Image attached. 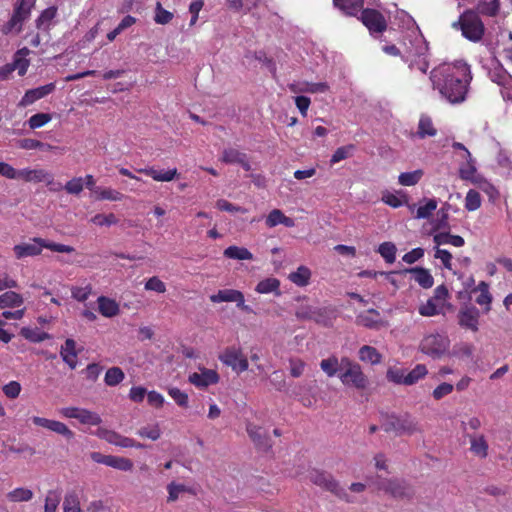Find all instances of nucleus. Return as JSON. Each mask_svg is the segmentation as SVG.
<instances>
[{
    "label": "nucleus",
    "instance_id": "1",
    "mask_svg": "<svg viewBox=\"0 0 512 512\" xmlns=\"http://www.w3.org/2000/svg\"><path fill=\"white\" fill-rule=\"evenodd\" d=\"M433 88L450 103H461L465 100L468 84L471 79L469 66L458 62L444 63L430 73Z\"/></svg>",
    "mask_w": 512,
    "mask_h": 512
},
{
    "label": "nucleus",
    "instance_id": "2",
    "mask_svg": "<svg viewBox=\"0 0 512 512\" xmlns=\"http://www.w3.org/2000/svg\"><path fill=\"white\" fill-rule=\"evenodd\" d=\"M44 248L58 253H72L75 251L72 246L54 243L41 237H34L30 242L15 245L13 247V253L15 258L20 260L26 257L38 256L42 253Z\"/></svg>",
    "mask_w": 512,
    "mask_h": 512
},
{
    "label": "nucleus",
    "instance_id": "3",
    "mask_svg": "<svg viewBox=\"0 0 512 512\" xmlns=\"http://www.w3.org/2000/svg\"><path fill=\"white\" fill-rule=\"evenodd\" d=\"M338 378L344 386L357 390H365L369 386V379L360 364L346 356L341 358V369Z\"/></svg>",
    "mask_w": 512,
    "mask_h": 512
},
{
    "label": "nucleus",
    "instance_id": "4",
    "mask_svg": "<svg viewBox=\"0 0 512 512\" xmlns=\"http://www.w3.org/2000/svg\"><path fill=\"white\" fill-rule=\"evenodd\" d=\"M452 27L461 30L464 38L475 43L481 41L485 33L483 21L477 12L470 9L465 10Z\"/></svg>",
    "mask_w": 512,
    "mask_h": 512
},
{
    "label": "nucleus",
    "instance_id": "5",
    "mask_svg": "<svg viewBox=\"0 0 512 512\" xmlns=\"http://www.w3.org/2000/svg\"><path fill=\"white\" fill-rule=\"evenodd\" d=\"M35 5L36 0H17L13 4V11L9 20L1 28L2 33L5 35L12 32L21 33L23 25L31 17Z\"/></svg>",
    "mask_w": 512,
    "mask_h": 512
},
{
    "label": "nucleus",
    "instance_id": "6",
    "mask_svg": "<svg viewBox=\"0 0 512 512\" xmlns=\"http://www.w3.org/2000/svg\"><path fill=\"white\" fill-rule=\"evenodd\" d=\"M382 428L387 433L395 432L397 435H412L420 430L417 420L408 413L387 415Z\"/></svg>",
    "mask_w": 512,
    "mask_h": 512
},
{
    "label": "nucleus",
    "instance_id": "7",
    "mask_svg": "<svg viewBox=\"0 0 512 512\" xmlns=\"http://www.w3.org/2000/svg\"><path fill=\"white\" fill-rule=\"evenodd\" d=\"M449 343V339L444 335L429 334L421 340L419 349L422 353L437 359L446 353Z\"/></svg>",
    "mask_w": 512,
    "mask_h": 512
},
{
    "label": "nucleus",
    "instance_id": "8",
    "mask_svg": "<svg viewBox=\"0 0 512 512\" xmlns=\"http://www.w3.org/2000/svg\"><path fill=\"white\" fill-rule=\"evenodd\" d=\"M358 19L368 29L370 34H381L387 29V21L384 15L372 8H366L360 11Z\"/></svg>",
    "mask_w": 512,
    "mask_h": 512
},
{
    "label": "nucleus",
    "instance_id": "9",
    "mask_svg": "<svg viewBox=\"0 0 512 512\" xmlns=\"http://www.w3.org/2000/svg\"><path fill=\"white\" fill-rule=\"evenodd\" d=\"M377 488L396 499H410L414 494L413 489L399 479H383L378 483Z\"/></svg>",
    "mask_w": 512,
    "mask_h": 512
},
{
    "label": "nucleus",
    "instance_id": "10",
    "mask_svg": "<svg viewBox=\"0 0 512 512\" xmlns=\"http://www.w3.org/2000/svg\"><path fill=\"white\" fill-rule=\"evenodd\" d=\"M219 360L237 373H242L248 369V360L239 347H227L220 354Z\"/></svg>",
    "mask_w": 512,
    "mask_h": 512
},
{
    "label": "nucleus",
    "instance_id": "11",
    "mask_svg": "<svg viewBox=\"0 0 512 512\" xmlns=\"http://www.w3.org/2000/svg\"><path fill=\"white\" fill-rule=\"evenodd\" d=\"M59 412L63 417L77 419L84 425L97 426L102 422V418L98 413L85 408L70 406L60 409Z\"/></svg>",
    "mask_w": 512,
    "mask_h": 512
},
{
    "label": "nucleus",
    "instance_id": "12",
    "mask_svg": "<svg viewBox=\"0 0 512 512\" xmlns=\"http://www.w3.org/2000/svg\"><path fill=\"white\" fill-rule=\"evenodd\" d=\"M308 478L313 484L339 497L344 493L343 489L339 486V483L334 479V477L325 471L312 469L309 471Z\"/></svg>",
    "mask_w": 512,
    "mask_h": 512
},
{
    "label": "nucleus",
    "instance_id": "13",
    "mask_svg": "<svg viewBox=\"0 0 512 512\" xmlns=\"http://www.w3.org/2000/svg\"><path fill=\"white\" fill-rule=\"evenodd\" d=\"M213 303L236 302L237 307L246 313H254L252 308L245 304L244 295L241 291L235 289L219 290L216 294L210 296Z\"/></svg>",
    "mask_w": 512,
    "mask_h": 512
},
{
    "label": "nucleus",
    "instance_id": "14",
    "mask_svg": "<svg viewBox=\"0 0 512 512\" xmlns=\"http://www.w3.org/2000/svg\"><path fill=\"white\" fill-rule=\"evenodd\" d=\"M458 324L467 330L477 332L479 330L480 311L473 305H465L458 312Z\"/></svg>",
    "mask_w": 512,
    "mask_h": 512
},
{
    "label": "nucleus",
    "instance_id": "15",
    "mask_svg": "<svg viewBox=\"0 0 512 512\" xmlns=\"http://www.w3.org/2000/svg\"><path fill=\"white\" fill-rule=\"evenodd\" d=\"M246 431L258 450L267 452L272 448L271 439L263 427L249 422L246 425Z\"/></svg>",
    "mask_w": 512,
    "mask_h": 512
},
{
    "label": "nucleus",
    "instance_id": "16",
    "mask_svg": "<svg viewBox=\"0 0 512 512\" xmlns=\"http://www.w3.org/2000/svg\"><path fill=\"white\" fill-rule=\"evenodd\" d=\"M16 179H21L25 182L33 183L45 182L46 185H51L54 183L53 175L44 169L25 168L16 170Z\"/></svg>",
    "mask_w": 512,
    "mask_h": 512
},
{
    "label": "nucleus",
    "instance_id": "17",
    "mask_svg": "<svg viewBox=\"0 0 512 512\" xmlns=\"http://www.w3.org/2000/svg\"><path fill=\"white\" fill-rule=\"evenodd\" d=\"M55 83H48L46 85L29 89L25 92L24 96L21 98L18 106L27 107L33 104L35 101L42 99L52 93L55 90Z\"/></svg>",
    "mask_w": 512,
    "mask_h": 512
},
{
    "label": "nucleus",
    "instance_id": "18",
    "mask_svg": "<svg viewBox=\"0 0 512 512\" xmlns=\"http://www.w3.org/2000/svg\"><path fill=\"white\" fill-rule=\"evenodd\" d=\"M219 381V375L215 370L203 369L200 373L194 372L189 376V382L198 388H205L216 384Z\"/></svg>",
    "mask_w": 512,
    "mask_h": 512
},
{
    "label": "nucleus",
    "instance_id": "19",
    "mask_svg": "<svg viewBox=\"0 0 512 512\" xmlns=\"http://www.w3.org/2000/svg\"><path fill=\"white\" fill-rule=\"evenodd\" d=\"M60 356L71 369L76 368L78 353L76 351V342L73 339L68 338L65 340L61 346Z\"/></svg>",
    "mask_w": 512,
    "mask_h": 512
},
{
    "label": "nucleus",
    "instance_id": "20",
    "mask_svg": "<svg viewBox=\"0 0 512 512\" xmlns=\"http://www.w3.org/2000/svg\"><path fill=\"white\" fill-rule=\"evenodd\" d=\"M136 172L151 177L155 181L169 182L172 181L177 175V169H169L167 171H159L154 167H145L135 169Z\"/></svg>",
    "mask_w": 512,
    "mask_h": 512
},
{
    "label": "nucleus",
    "instance_id": "21",
    "mask_svg": "<svg viewBox=\"0 0 512 512\" xmlns=\"http://www.w3.org/2000/svg\"><path fill=\"white\" fill-rule=\"evenodd\" d=\"M403 273L414 275V280L424 289H429L434 284V278L430 271L423 267L406 268Z\"/></svg>",
    "mask_w": 512,
    "mask_h": 512
},
{
    "label": "nucleus",
    "instance_id": "22",
    "mask_svg": "<svg viewBox=\"0 0 512 512\" xmlns=\"http://www.w3.org/2000/svg\"><path fill=\"white\" fill-rule=\"evenodd\" d=\"M470 442V451L475 456L485 459L488 456V442L483 434L480 435H470L468 434Z\"/></svg>",
    "mask_w": 512,
    "mask_h": 512
},
{
    "label": "nucleus",
    "instance_id": "23",
    "mask_svg": "<svg viewBox=\"0 0 512 512\" xmlns=\"http://www.w3.org/2000/svg\"><path fill=\"white\" fill-rule=\"evenodd\" d=\"M333 4L346 16L356 17L363 8L364 0H333Z\"/></svg>",
    "mask_w": 512,
    "mask_h": 512
},
{
    "label": "nucleus",
    "instance_id": "24",
    "mask_svg": "<svg viewBox=\"0 0 512 512\" xmlns=\"http://www.w3.org/2000/svg\"><path fill=\"white\" fill-rule=\"evenodd\" d=\"M464 159L466 162L459 167V177L462 180L470 181L471 183L475 184L476 180H478V178H481L482 175L477 174L475 161L472 155L470 156V158Z\"/></svg>",
    "mask_w": 512,
    "mask_h": 512
},
{
    "label": "nucleus",
    "instance_id": "25",
    "mask_svg": "<svg viewBox=\"0 0 512 512\" xmlns=\"http://www.w3.org/2000/svg\"><path fill=\"white\" fill-rule=\"evenodd\" d=\"M255 291L259 294L273 293L275 296H280V281L275 277L265 278L256 285Z\"/></svg>",
    "mask_w": 512,
    "mask_h": 512
},
{
    "label": "nucleus",
    "instance_id": "26",
    "mask_svg": "<svg viewBox=\"0 0 512 512\" xmlns=\"http://www.w3.org/2000/svg\"><path fill=\"white\" fill-rule=\"evenodd\" d=\"M97 302H98L99 312L104 317H108V318L114 317L120 311L118 303L115 300L110 299L108 297L100 296L97 299Z\"/></svg>",
    "mask_w": 512,
    "mask_h": 512
},
{
    "label": "nucleus",
    "instance_id": "27",
    "mask_svg": "<svg viewBox=\"0 0 512 512\" xmlns=\"http://www.w3.org/2000/svg\"><path fill=\"white\" fill-rule=\"evenodd\" d=\"M24 304L21 294L14 291H7L0 295V309L20 308Z\"/></svg>",
    "mask_w": 512,
    "mask_h": 512
},
{
    "label": "nucleus",
    "instance_id": "28",
    "mask_svg": "<svg viewBox=\"0 0 512 512\" xmlns=\"http://www.w3.org/2000/svg\"><path fill=\"white\" fill-rule=\"evenodd\" d=\"M472 293H479L475 301L480 306H486L485 310L488 312L491 309L492 295L489 292L488 283L481 281Z\"/></svg>",
    "mask_w": 512,
    "mask_h": 512
},
{
    "label": "nucleus",
    "instance_id": "29",
    "mask_svg": "<svg viewBox=\"0 0 512 512\" xmlns=\"http://www.w3.org/2000/svg\"><path fill=\"white\" fill-rule=\"evenodd\" d=\"M433 242L437 247L445 244H450L455 247H462L465 244V240L460 235H452L449 232L437 233L433 236Z\"/></svg>",
    "mask_w": 512,
    "mask_h": 512
},
{
    "label": "nucleus",
    "instance_id": "30",
    "mask_svg": "<svg viewBox=\"0 0 512 512\" xmlns=\"http://www.w3.org/2000/svg\"><path fill=\"white\" fill-rule=\"evenodd\" d=\"M378 317L379 312L377 310L369 309L356 317V323L365 328L374 329L377 328L380 323Z\"/></svg>",
    "mask_w": 512,
    "mask_h": 512
},
{
    "label": "nucleus",
    "instance_id": "31",
    "mask_svg": "<svg viewBox=\"0 0 512 512\" xmlns=\"http://www.w3.org/2000/svg\"><path fill=\"white\" fill-rule=\"evenodd\" d=\"M320 368L328 377L338 376L341 369V359H338L335 355L322 359Z\"/></svg>",
    "mask_w": 512,
    "mask_h": 512
},
{
    "label": "nucleus",
    "instance_id": "32",
    "mask_svg": "<svg viewBox=\"0 0 512 512\" xmlns=\"http://www.w3.org/2000/svg\"><path fill=\"white\" fill-rule=\"evenodd\" d=\"M358 356L362 362H367L371 365H377L382 361V355L376 348L369 345L362 346L359 349Z\"/></svg>",
    "mask_w": 512,
    "mask_h": 512
},
{
    "label": "nucleus",
    "instance_id": "33",
    "mask_svg": "<svg viewBox=\"0 0 512 512\" xmlns=\"http://www.w3.org/2000/svg\"><path fill=\"white\" fill-rule=\"evenodd\" d=\"M311 278V271L306 266H299L296 271L289 274V280L299 287H304L309 284Z\"/></svg>",
    "mask_w": 512,
    "mask_h": 512
},
{
    "label": "nucleus",
    "instance_id": "34",
    "mask_svg": "<svg viewBox=\"0 0 512 512\" xmlns=\"http://www.w3.org/2000/svg\"><path fill=\"white\" fill-rule=\"evenodd\" d=\"M437 134V130L433 125L429 116L422 115L419 119L417 135L419 138L433 137Z\"/></svg>",
    "mask_w": 512,
    "mask_h": 512
},
{
    "label": "nucleus",
    "instance_id": "35",
    "mask_svg": "<svg viewBox=\"0 0 512 512\" xmlns=\"http://www.w3.org/2000/svg\"><path fill=\"white\" fill-rule=\"evenodd\" d=\"M33 496V491L24 487L15 488L6 494L7 500L12 503L28 502L33 498Z\"/></svg>",
    "mask_w": 512,
    "mask_h": 512
},
{
    "label": "nucleus",
    "instance_id": "36",
    "mask_svg": "<svg viewBox=\"0 0 512 512\" xmlns=\"http://www.w3.org/2000/svg\"><path fill=\"white\" fill-rule=\"evenodd\" d=\"M223 255L229 259L237 260H252L253 254L245 247H238L235 245L227 247Z\"/></svg>",
    "mask_w": 512,
    "mask_h": 512
},
{
    "label": "nucleus",
    "instance_id": "37",
    "mask_svg": "<svg viewBox=\"0 0 512 512\" xmlns=\"http://www.w3.org/2000/svg\"><path fill=\"white\" fill-rule=\"evenodd\" d=\"M57 11L56 6H50L44 9L35 21L36 27L38 29H48L51 21L56 17Z\"/></svg>",
    "mask_w": 512,
    "mask_h": 512
},
{
    "label": "nucleus",
    "instance_id": "38",
    "mask_svg": "<svg viewBox=\"0 0 512 512\" xmlns=\"http://www.w3.org/2000/svg\"><path fill=\"white\" fill-rule=\"evenodd\" d=\"M334 312V309H330L327 307L313 308L312 320L318 324L328 326L332 323V319L335 317Z\"/></svg>",
    "mask_w": 512,
    "mask_h": 512
},
{
    "label": "nucleus",
    "instance_id": "39",
    "mask_svg": "<svg viewBox=\"0 0 512 512\" xmlns=\"http://www.w3.org/2000/svg\"><path fill=\"white\" fill-rule=\"evenodd\" d=\"M476 185L481 191H483L487 196L489 201L495 203L500 196L498 189L489 181H487L483 176L476 180Z\"/></svg>",
    "mask_w": 512,
    "mask_h": 512
},
{
    "label": "nucleus",
    "instance_id": "40",
    "mask_svg": "<svg viewBox=\"0 0 512 512\" xmlns=\"http://www.w3.org/2000/svg\"><path fill=\"white\" fill-rule=\"evenodd\" d=\"M63 512H83L79 495L76 491L66 493L63 501Z\"/></svg>",
    "mask_w": 512,
    "mask_h": 512
},
{
    "label": "nucleus",
    "instance_id": "41",
    "mask_svg": "<svg viewBox=\"0 0 512 512\" xmlns=\"http://www.w3.org/2000/svg\"><path fill=\"white\" fill-rule=\"evenodd\" d=\"M95 198L99 201H121L124 198V194L113 188L101 187L96 190Z\"/></svg>",
    "mask_w": 512,
    "mask_h": 512
},
{
    "label": "nucleus",
    "instance_id": "42",
    "mask_svg": "<svg viewBox=\"0 0 512 512\" xmlns=\"http://www.w3.org/2000/svg\"><path fill=\"white\" fill-rule=\"evenodd\" d=\"M356 150V146L354 144H348L345 146H341L335 150L330 159V164L334 165L342 160L350 158L353 156Z\"/></svg>",
    "mask_w": 512,
    "mask_h": 512
},
{
    "label": "nucleus",
    "instance_id": "43",
    "mask_svg": "<svg viewBox=\"0 0 512 512\" xmlns=\"http://www.w3.org/2000/svg\"><path fill=\"white\" fill-rule=\"evenodd\" d=\"M124 378L125 374L123 370L115 366L106 371L104 381L107 386L113 387L120 384Z\"/></svg>",
    "mask_w": 512,
    "mask_h": 512
},
{
    "label": "nucleus",
    "instance_id": "44",
    "mask_svg": "<svg viewBox=\"0 0 512 512\" xmlns=\"http://www.w3.org/2000/svg\"><path fill=\"white\" fill-rule=\"evenodd\" d=\"M377 252L384 258V260L392 264L396 259L397 248L392 242H383L379 245Z\"/></svg>",
    "mask_w": 512,
    "mask_h": 512
},
{
    "label": "nucleus",
    "instance_id": "45",
    "mask_svg": "<svg viewBox=\"0 0 512 512\" xmlns=\"http://www.w3.org/2000/svg\"><path fill=\"white\" fill-rule=\"evenodd\" d=\"M428 370L424 364H417L410 372L406 374V385H413L424 378Z\"/></svg>",
    "mask_w": 512,
    "mask_h": 512
},
{
    "label": "nucleus",
    "instance_id": "46",
    "mask_svg": "<svg viewBox=\"0 0 512 512\" xmlns=\"http://www.w3.org/2000/svg\"><path fill=\"white\" fill-rule=\"evenodd\" d=\"M137 435L142 438H147L152 441H156L161 437V429L159 424H153L148 426H143L137 430Z\"/></svg>",
    "mask_w": 512,
    "mask_h": 512
},
{
    "label": "nucleus",
    "instance_id": "47",
    "mask_svg": "<svg viewBox=\"0 0 512 512\" xmlns=\"http://www.w3.org/2000/svg\"><path fill=\"white\" fill-rule=\"evenodd\" d=\"M500 8L499 0H485L478 4L479 13L486 16H496Z\"/></svg>",
    "mask_w": 512,
    "mask_h": 512
},
{
    "label": "nucleus",
    "instance_id": "48",
    "mask_svg": "<svg viewBox=\"0 0 512 512\" xmlns=\"http://www.w3.org/2000/svg\"><path fill=\"white\" fill-rule=\"evenodd\" d=\"M61 501L58 491L50 490L45 497L44 512H56Z\"/></svg>",
    "mask_w": 512,
    "mask_h": 512
},
{
    "label": "nucleus",
    "instance_id": "49",
    "mask_svg": "<svg viewBox=\"0 0 512 512\" xmlns=\"http://www.w3.org/2000/svg\"><path fill=\"white\" fill-rule=\"evenodd\" d=\"M423 175L422 170H415L412 172L401 173L398 177V181L403 186H413L417 184Z\"/></svg>",
    "mask_w": 512,
    "mask_h": 512
},
{
    "label": "nucleus",
    "instance_id": "50",
    "mask_svg": "<svg viewBox=\"0 0 512 512\" xmlns=\"http://www.w3.org/2000/svg\"><path fill=\"white\" fill-rule=\"evenodd\" d=\"M20 334L25 339L34 343L42 342L49 337V335L45 332H40L37 329H31L28 327L21 328Z\"/></svg>",
    "mask_w": 512,
    "mask_h": 512
},
{
    "label": "nucleus",
    "instance_id": "51",
    "mask_svg": "<svg viewBox=\"0 0 512 512\" xmlns=\"http://www.w3.org/2000/svg\"><path fill=\"white\" fill-rule=\"evenodd\" d=\"M245 155L235 148H226L222 152L221 161L226 164H238Z\"/></svg>",
    "mask_w": 512,
    "mask_h": 512
},
{
    "label": "nucleus",
    "instance_id": "52",
    "mask_svg": "<svg viewBox=\"0 0 512 512\" xmlns=\"http://www.w3.org/2000/svg\"><path fill=\"white\" fill-rule=\"evenodd\" d=\"M437 201L435 199H427L425 200L424 205H420L417 209L416 218L418 219H427L437 208Z\"/></svg>",
    "mask_w": 512,
    "mask_h": 512
},
{
    "label": "nucleus",
    "instance_id": "53",
    "mask_svg": "<svg viewBox=\"0 0 512 512\" xmlns=\"http://www.w3.org/2000/svg\"><path fill=\"white\" fill-rule=\"evenodd\" d=\"M109 467L120 471H131L133 468V462L129 458L111 455Z\"/></svg>",
    "mask_w": 512,
    "mask_h": 512
},
{
    "label": "nucleus",
    "instance_id": "54",
    "mask_svg": "<svg viewBox=\"0 0 512 512\" xmlns=\"http://www.w3.org/2000/svg\"><path fill=\"white\" fill-rule=\"evenodd\" d=\"M465 209L468 211H475L481 206V197L479 192L474 189H470L465 197Z\"/></svg>",
    "mask_w": 512,
    "mask_h": 512
},
{
    "label": "nucleus",
    "instance_id": "55",
    "mask_svg": "<svg viewBox=\"0 0 512 512\" xmlns=\"http://www.w3.org/2000/svg\"><path fill=\"white\" fill-rule=\"evenodd\" d=\"M419 314L425 317H431L440 313L438 302L435 299L429 298L425 304L420 305Z\"/></svg>",
    "mask_w": 512,
    "mask_h": 512
},
{
    "label": "nucleus",
    "instance_id": "56",
    "mask_svg": "<svg viewBox=\"0 0 512 512\" xmlns=\"http://www.w3.org/2000/svg\"><path fill=\"white\" fill-rule=\"evenodd\" d=\"M51 119L52 116L49 113H36L28 119V125L30 129L34 130L43 127L49 123Z\"/></svg>",
    "mask_w": 512,
    "mask_h": 512
},
{
    "label": "nucleus",
    "instance_id": "57",
    "mask_svg": "<svg viewBox=\"0 0 512 512\" xmlns=\"http://www.w3.org/2000/svg\"><path fill=\"white\" fill-rule=\"evenodd\" d=\"M173 17H174V15L172 12L164 9L162 7L161 3L157 2L156 7H155V16H154V21L157 24H161V25L168 24L169 22H171Z\"/></svg>",
    "mask_w": 512,
    "mask_h": 512
},
{
    "label": "nucleus",
    "instance_id": "58",
    "mask_svg": "<svg viewBox=\"0 0 512 512\" xmlns=\"http://www.w3.org/2000/svg\"><path fill=\"white\" fill-rule=\"evenodd\" d=\"M63 188L68 194L79 195L84 188L83 178L74 177L71 180L67 181Z\"/></svg>",
    "mask_w": 512,
    "mask_h": 512
},
{
    "label": "nucleus",
    "instance_id": "59",
    "mask_svg": "<svg viewBox=\"0 0 512 512\" xmlns=\"http://www.w3.org/2000/svg\"><path fill=\"white\" fill-rule=\"evenodd\" d=\"M386 377L390 382L406 385V373L404 369L389 368L387 370Z\"/></svg>",
    "mask_w": 512,
    "mask_h": 512
},
{
    "label": "nucleus",
    "instance_id": "60",
    "mask_svg": "<svg viewBox=\"0 0 512 512\" xmlns=\"http://www.w3.org/2000/svg\"><path fill=\"white\" fill-rule=\"evenodd\" d=\"M91 222L98 226H111L117 224L118 219L113 213L96 214L91 218Z\"/></svg>",
    "mask_w": 512,
    "mask_h": 512
},
{
    "label": "nucleus",
    "instance_id": "61",
    "mask_svg": "<svg viewBox=\"0 0 512 512\" xmlns=\"http://www.w3.org/2000/svg\"><path fill=\"white\" fill-rule=\"evenodd\" d=\"M50 431L60 434L68 440L74 438L75 435L74 432L65 423L57 420H53Z\"/></svg>",
    "mask_w": 512,
    "mask_h": 512
},
{
    "label": "nucleus",
    "instance_id": "62",
    "mask_svg": "<svg viewBox=\"0 0 512 512\" xmlns=\"http://www.w3.org/2000/svg\"><path fill=\"white\" fill-rule=\"evenodd\" d=\"M410 69H416L422 73H426L429 69V61L427 55L420 53L417 57L409 63Z\"/></svg>",
    "mask_w": 512,
    "mask_h": 512
},
{
    "label": "nucleus",
    "instance_id": "63",
    "mask_svg": "<svg viewBox=\"0 0 512 512\" xmlns=\"http://www.w3.org/2000/svg\"><path fill=\"white\" fill-rule=\"evenodd\" d=\"M434 258L439 259L441 261L442 265L444 266V268H446L448 270H452L453 256L448 250L441 249L436 246Z\"/></svg>",
    "mask_w": 512,
    "mask_h": 512
},
{
    "label": "nucleus",
    "instance_id": "64",
    "mask_svg": "<svg viewBox=\"0 0 512 512\" xmlns=\"http://www.w3.org/2000/svg\"><path fill=\"white\" fill-rule=\"evenodd\" d=\"M306 364L299 358L289 359L290 375L294 378H298L303 375Z\"/></svg>",
    "mask_w": 512,
    "mask_h": 512
}]
</instances>
